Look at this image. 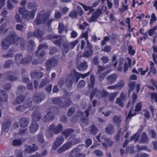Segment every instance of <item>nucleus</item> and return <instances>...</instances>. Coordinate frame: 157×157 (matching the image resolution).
Masks as SVG:
<instances>
[{
  "label": "nucleus",
  "mask_w": 157,
  "mask_h": 157,
  "mask_svg": "<svg viewBox=\"0 0 157 157\" xmlns=\"http://www.w3.org/2000/svg\"><path fill=\"white\" fill-rule=\"evenodd\" d=\"M31 117L33 121L36 122L39 121L41 118V113L37 110H35L33 113Z\"/></svg>",
  "instance_id": "6ab92c4d"
},
{
  "label": "nucleus",
  "mask_w": 157,
  "mask_h": 157,
  "mask_svg": "<svg viewBox=\"0 0 157 157\" xmlns=\"http://www.w3.org/2000/svg\"><path fill=\"white\" fill-rule=\"evenodd\" d=\"M41 49L38 50V48L36 52V55L39 58H41L44 57L45 55V51L44 50L41 51Z\"/></svg>",
  "instance_id": "09e8293b"
},
{
  "label": "nucleus",
  "mask_w": 157,
  "mask_h": 157,
  "mask_svg": "<svg viewBox=\"0 0 157 157\" xmlns=\"http://www.w3.org/2000/svg\"><path fill=\"white\" fill-rule=\"evenodd\" d=\"M136 86V83L135 82H133L130 83L128 84L129 89L128 90L129 94L130 92L132 91L135 88Z\"/></svg>",
  "instance_id": "864d4df0"
},
{
  "label": "nucleus",
  "mask_w": 157,
  "mask_h": 157,
  "mask_svg": "<svg viewBox=\"0 0 157 157\" xmlns=\"http://www.w3.org/2000/svg\"><path fill=\"white\" fill-rule=\"evenodd\" d=\"M57 60L54 58H52L47 60L45 63L46 69L48 70L52 68L55 67L58 64Z\"/></svg>",
  "instance_id": "9d476101"
},
{
  "label": "nucleus",
  "mask_w": 157,
  "mask_h": 157,
  "mask_svg": "<svg viewBox=\"0 0 157 157\" xmlns=\"http://www.w3.org/2000/svg\"><path fill=\"white\" fill-rule=\"evenodd\" d=\"M28 51L29 52H32L35 47V43L32 40H29L28 42Z\"/></svg>",
  "instance_id": "2f4dec72"
},
{
  "label": "nucleus",
  "mask_w": 157,
  "mask_h": 157,
  "mask_svg": "<svg viewBox=\"0 0 157 157\" xmlns=\"http://www.w3.org/2000/svg\"><path fill=\"white\" fill-rule=\"evenodd\" d=\"M23 57L22 54L21 53L17 54L15 56V59L17 64L22 63V61L23 60Z\"/></svg>",
  "instance_id": "f704fd0d"
},
{
  "label": "nucleus",
  "mask_w": 157,
  "mask_h": 157,
  "mask_svg": "<svg viewBox=\"0 0 157 157\" xmlns=\"http://www.w3.org/2000/svg\"><path fill=\"white\" fill-rule=\"evenodd\" d=\"M37 139L42 147H44L48 145V142L45 141L44 136L42 133H40L37 135Z\"/></svg>",
  "instance_id": "aec40b11"
},
{
  "label": "nucleus",
  "mask_w": 157,
  "mask_h": 157,
  "mask_svg": "<svg viewBox=\"0 0 157 157\" xmlns=\"http://www.w3.org/2000/svg\"><path fill=\"white\" fill-rule=\"evenodd\" d=\"M17 35L13 32H11L10 33L7 37L6 38L11 45L15 44L17 37Z\"/></svg>",
  "instance_id": "f3484780"
},
{
  "label": "nucleus",
  "mask_w": 157,
  "mask_h": 157,
  "mask_svg": "<svg viewBox=\"0 0 157 157\" xmlns=\"http://www.w3.org/2000/svg\"><path fill=\"white\" fill-rule=\"evenodd\" d=\"M118 93L117 92L109 94L108 93V94L107 96H108L109 98V101H113L115 98L117 96Z\"/></svg>",
  "instance_id": "de8ad7c7"
},
{
  "label": "nucleus",
  "mask_w": 157,
  "mask_h": 157,
  "mask_svg": "<svg viewBox=\"0 0 157 157\" xmlns=\"http://www.w3.org/2000/svg\"><path fill=\"white\" fill-rule=\"evenodd\" d=\"M60 37L59 35H53L52 34H49L47 36V38L50 40L58 39Z\"/></svg>",
  "instance_id": "052dcab7"
},
{
  "label": "nucleus",
  "mask_w": 157,
  "mask_h": 157,
  "mask_svg": "<svg viewBox=\"0 0 157 157\" xmlns=\"http://www.w3.org/2000/svg\"><path fill=\"white\" fill-rule=\"evenodd\" d=\"M46 98V95L42 92H36L33 95V100L36 103H39L44 100Z\"/></svg>",
  "instance_id": "1a4fd4ad"
},
{
  "label": "nucleus",
  "mask_w": 157,
  "mask_h": 157,
  "mask_svg": "<svg viewBox=\"0 0 157 157\" xmlns=\"http://www.w3.org/2000/svg\"><path fill=\"white\" fill-rule=\"evenodd\" d=\"M32 147L27 145H25V149L24 150V153L26 154H30L34 152L38 149V146L33 144Z\"/></svg>",
  "instance_id": "9b49d317"
},
{
  "label": "nucleus",
  "mask_w": 157,
  "mask_h": 157,
  "mask_svg": "<svg viewBox=\"0 0 157 157\" xmlns=\"http://www.w3.org/2000/svg\"><path fill=\"white\" fill-rule=\"evenodd\" d=\"M134 148V145L132 144L126 148V151L127 153L129 152L131 154H133L135 152Z\"/></svg>",
  "instance_id": "3c124183"
},
{
  "label": "nucleus",
  "mask_w": 157,
  "mask_h": 157,
  "mask_svg": "<svg viewBox=\"0 0 157 157\" xmlns=\"http://www.w3.org/2000/svg\"><path fill=\"white\" fill-rule=\"evenodd\" d=\"M11 45V44L5 38L2 41L1 46L3 50H6Z\"/></svg>",
  "instance_id": "c85d7f7f"
},
{
  "label": "nucleus",
  "mask_w": 157,
  "mask_h": 157,
  "mask_svg": "<svg viewBox=\"0 0 157 157\" xmlns=\"http://www.w3.org/2000/svg\"><path fill=\"white\" fill-rule=\"evenodd\" d=\"M62 98V97H54L52 98V101L53 104L57 105L59 107Z\"/></svg>",
  "instance_id": "58836bf2"
},
{
  "label": "nucleus",
  "mask_w": 157,
  "mask_h": 157,
  "mask_svg": "<svg viewBox=\"0 0 157 157\" xmlns=\"http://www.w3.org/2000/svg\"><path fill=\"white\" fill-rule=\"evenodd\" d=\"M8 97L7 94L5 91L3 90H0V102H7Z\"/></svg>",
  "instance_id": "4be33fe9"
},
{
  "label": "nucleus",
  "mask_w": 157,
  "mask_h": 157,
  "mask_svg": "<svg viewBox=\"0 0 157 157\" xmlns=\"http://www.w3.org/2000/svg\"><path fill=\"white\" fill-rule=\"evenodd\" d=\"M77 66L78 70L80 71L86 70L88 67L87 63L86 61L81 63L77 65Z\"/></svg>",
  "instance_id": "7c9ffc66"
},
{
  "label": "nucleus",
  "mask_w": 157,
  "mask_h": 157,
  "mask_svg": "<svg viewBox=\"0 0 157 157\" xmlns=\"http://www.w3.org/2000/svg\"><path fill=\"white\" fill-rule=\"evenodd\" d=\"M22 140L20 139H15L13 141L12 144L14 146H18L22 144Z\"/></svg>",
  "instance_id": "bf43d9fd"
},
{
  "label": "nucleus",
  "mask_w": 157,
  "mask_h": 157,
  "mask_svg": "<svg viewBox=\"0 0 157 157\" xmlns=\"http://www.w3.org/2000/svg\"><path fill=\"white\" fill-rule=\"evenodd\" d=\"M49 16L50 15L48 13L41 11L38 14L35 20V22L37 25L43 24L47 25L49 27L52 22L55 20L53 19H49Z\"/></svg>",
  "instance_id": "f257e3e1"
},
{
  "label": "nucleus",
  "mask_w": 157,
  "mask_h": 157,
  "mask_svg": "<svg viewBox=\"0 0 157 157\" xmlns=\"http://www.w3.org/2000/svg\"><path fill=\"white\" fill-rule=\"evenodd\" d=\"M32 56L29 55H28L25 58L23 59L22 61V64L29 63L32 61Z\"/></svg>",
  "instance_id": "79ce46f5"
},
{
  "label": "nucleus",
  "mask_w": 157,
  "mask_h": 157,
  "mask_svg": "<svg viewBox=\"0 0 157 157\" xmlns=\"http://www.w3.org/2000/svg\"><path fill=\"white\" fill-rule=\"evenodd\" d=\"M90 83L88 85V86L90 88H93L94 86L95 78L94 75H91L90 78Z\"/></svg>",
  "instance_id": "37998d69"
},
{
  "label": "nucleus",
  "mask_w": 157,
  "mask_h": 157,
  "mask_svg": "<svg viewBox=\"0 0 157 157\" xmlns=\"http://www.w3.org/2000/svg\"><path fill=\"white\" fill-rule=\"evenodd\" d=\"M157 29V26H156L153 28L150 29L148 31V34L149 36H152L153 35L155 31Z\"/></svg>",
  "instance_id": "774afa93"
},
{
  "label": "nucleus",
  "mask_w": 157,
  "mask_h": 157,
  "mask_svg": "<svg viewBox=\"0 0 157 157\" xmlns=\"http://www.w3.org/2000/svg\"><path fill=\"white\" fill-rule=\"evenodd\" d=\"M43 33L40 29H38L34 32L31 31H29L27 34V37L28 39L34 37H37L38 39H41L43 37ZM42 41V40H40V42Z\"/></svg>",
  "instance_id": "0eeeda50"
},
{
  "label": "nucleus",
  "mask_w": 157,
  "mask_h": 157,
  "mask_svg": "<svg viewBox=\"0 0 157 157\" xmlns=\"http://www.w3.org/2000/svg\"><path fill=\"white\" fill-rule=\"evenodd\" d=\"M32 104V100L30 98H27L23 104L24 107L25 109L30 107Z\"/></svg>",
  "instance_id": "c9c22d12"
},
{
  "label": "nucleus",
  "mask_w": 157,
  "mask_h": 157,
  "mask_svg": "<svg viewBox=\"0 0 157 157\" xmlns=\"http://www.w3.org/2000/svg\"><path fill=\"white\" fill-rule=\"evenodd\" d=\"M149 140L146 133L145 132H144L142 134L140 141L142 143H147L148 142Z\"/></svg>",
  "instance_id": "473e14b6"
},
{
  "label": "nucleus",
  "mask_w": 157,
  "mask_h": 157,
  "mask_svg": "<svg viewBox=\"0 0 157 157\" xmlns=\"http://www.w3.org/2000/svg\"><path fill=\"white\" fill-rule=\"evenodd\" d=\"M78 42V40H76L74 41L70 42L65 41L62 43L63 51L66 53H67L70 49H73Z\"/></svg>",
  "instance_id": "7ed1b4c3"
},
{
  "label": "nucleus",
  "mask_w": 157,
  "mask_h": 157,
  "mask_svg": "<svg viewBox=\"0 0 157 157\" xmlns=\"http://www.w3.org/2000/svg\"><path fill=\"white\" fill-rule=\"evenodd\" d=\"M80 77V73L77 72H74L73 76L72 75H67L66 82L67 86L68 87H71L72 86L74 83L75 77L76 78L75 81L76 82H77Z\"/></svg>",
  "instance_id": "39448f33"
},
{
  "label": "nucleus",
  "mask_w": 157,
  "mask_h": 157,
  "mask_svg": "<svg viewBox=\"0 0 157 157\" xmlns=\"http://www.w3.org/2000/svg\"><path fill=\"white\" fill-rule=\"evenodd\" d=\"M63 127L61 124H58L55 127L54 124H52L50 126V130H53L55 134H57L60 133L63 130Z\"/></svg>",
  "instance_id": "2eb2a0df"
},
{
  "label": "nucleus",
  "mask_w": 157,
  "mask_h": 157,
  "mask_svg": "<svg viewBox=\"0 0 157 157\" xmlns=\"http://www.w3.org/2000/svg\"><path fill=\"white\" fill-rule=\"evenodd\" d=\"M49 82V79L48 78H44L42 81L39 85V88H41L47 85Z\"/></svg>",
  "instance_id": "c03bdc74"
},
{
  "label": "nucleus",
  "mask_w": 157,
  "mask_h": 157,
  "mask_svg": "<svg viewBox=\"0 0 157 157\" xmlns=\"http://www.w3.org/2000/svg\"><path fill=\"white\" fill-rule=\"evenodd\" d=\"M115 131L114 127L111 124H109L105 128V132L108 134H113Z\"/></svg>",
  "instance_id": "b1692460"
},
{
  "label": "nucleus",
  "mask_w": 157,
  "mask_h": 157,
  "mask_svg": "<svg viewBox=\"0 0 157 157\" xmlns=\"http://www.w3.org/2000/svg\"><path fill=\"white\" fill-rule=\"evenodd\" d=\"M113 121L114 124H117L118 127H120L121 122V118L120 116H114L113 118Z\"/></svg>",
  "instance_id": "4c0bfd02"
},
{
  "label": "nucleus",
  "mask_w": 157,
  "mask_h": 157,
  "mask_svg": "<svg viewBox=\"0 0 157 157\" xmlns=\"http://www.w3.org/2000/svg\"><path fill=\"white\" fill-rule=\"evenodd\" d=\"M134 109V107L133 105H132V106L130 108L128 115L126 120V121L127 122L128 121L129 122L131 118L136 115V114L132 113V112L133 111Z\"/></svg>",
  "instance_id": "a19ab883"
},
{
  "label": "nucleus",
  "mask_w": 157,
  "mask_h": 157,
  "mask_svg": "<svg viewBox=\"0 0 157 157\" xmlns=\"http://www.w3.org/2000/svg\"><path fill=\"white\" fill-rule=\"evenodd\" d=\"M54 132L53 130H50V126L48 132L46 133V136L48 139L52 137L53 136Z\"/></svg>",
  "instance_id": "5fc2aeb1"
},
{
  "label": "nucleus",
  "mask_w": 157,
  "mask_h": 157,
  "mask_svg": "<svg viewBox=\"0 0 157 157\" xmlns=\"http://www.w3.org/2000/svg\"><path fill=\"white\" fill-rule=\"evenodd\" d=\"M16 110L19 112H22L25 111V108L24 107V105H19L16 108Z\"/></svg>",
  "instance_id": "69168bd1"
},
{
  "label": "nucleus",
  "mask_w": 157,
  "mask_h": 157,
  "mask_svg": "<svg viewBox=\"0 0 157 157\" xmlns=\"http://www.w3.org/2000/svg\"><path fill=\"white\" fill-rule=\"evenodd\" d=\"M11 122L9 120H8L5 123L2 124V132H7L8 131L9 128L11 124Z\"/></svg>",
  "instance_id": "c756f323"
},
{
  "label": "nucleus",
  "mask_w": 157,
  "mask_h": 157,
  "mask_svg": "<svg viewBox=\"0 0 157 157\" xmlns=\"http://www.w3.org/2000/svg\"><path fill=\"white\" fill-rule=\"evenodd\" d=\"M101 13V10L99 9H98L93 13L91 17L88 20V21L89 22L97 21V18L100 16V14Z\"/></svg>",
  "instance_id": "f8f14e48"
},
{
  "label": "nucleus",
  "mask_w": 157,
  "mask_h": 157,
  "mask_svg": "<svg viewBox=\"0 0 157 157\" xmlns=\"http://www.w3.org/2000/svg\"><path fill=\"white\" fill-rule=\"evenodd\" d=\"M20 122L21 127H26L29 122V119L27 118L22 117L20 120Z\"/></svg>",
  "instance_id": "393cba45"
},
{
  "label": "nucleus",
  "mask_w": 157,
  "mask_h": 157,
  "mask_svg": "<svg viewBox=\"0 0 157 157\" xmlns=\"http://www.w3.org/2000/svg\"><path fill=\"white\" fill-rule=\"evenodd\" d=\"M93 49H85V51L83 54V56L86 58L91 57L93 55Z\"/></svg>",
  "instance_id": "72a5a7b5"
},
{
  "label": "nucleus",
  "mask_w": 157,
  "mask_h": 157,
  "mask_svg": "<svg viewBox=\"0 0 157 157\" xmlns=\"http://www.w3.org/2000/svg\"><path fill=\"white\" fill-rule=\"evenodd\" d=\"M64 140V138L61 136L57 137L52 145V149L53 150L56 149L63 143Z\"/></svg>",
  "instance_id": "ddd939ff"
},
{
  "label": "nucleus",
  "mask_w": 157,
  "mask_h": 157,
  "mask_svg": "<svg viewBox=\"0 0 157 157\" xmlns=\"http://www.w3.org/2000/svg\"><path fill=\"white\" fill-rule=\"evenodd\" d=\"M118 76L116 74H112L109 75L106 78V83L109 85L114 83L117 79Z\"/></svg>",
  "instance_id": "a211bd4d"
},
{
  "label": "nucleus",
  "mask_w": 157,
  "mask_h": 157,
  "mask_svg": "<svg viewBox=\"0 0 157 157\" xmlns=\"http://www.w3.org/2000/svg\"><path fill=\"white\" fill-rule=\"evenodd\" d=\"M117 89H121L125 85V82L124 80L121 79L116 84Z\"/></svg>",
  "instance_id": "a18cd8bd"
},
{
  "label": "nucleus",
  "mask_w": 157,
  "mask_h": 157,
  "mask_svg": "<svg viewBox=\"0 0 157 157\" xmlns=\"http://www.w3.org/2000/svg\"><path fill=\"white\" fill-rule=\"evenodd\" d=\"M71 103L72 102L70 98H67L65 101L63 102L61 101L59 105V107L67 108L70 105Z\"/></svg>",
  "instance_id": "5701e85b"
},
{
  "label": "nucleus",
  "mask_w": 157,
  "mask_h": 157,
  "mask_svg": "<svg viewBox=\"0 0 157 157\" xmlns=\"http://www.w3.org/2000/svg\"><path fill=\"white\" fill-rule=\"evenodd\" d=\"M64 29V25L63 23L61 22H59V26L58 27L59 33L60 34L62 33Z\"/></svg>",
  "instance_id": "0e129e2a"
},
{
  "label": "nucleus",
  "mask_w": 157,
  "mask_h": 157,
  "mask_svg": "<svg viewBox=\"0 0 157 157\" xmlns=\"http://www.w3.org/2000/svg\"><path fill=\"white\" fill-rule=\"evenodd\" d=\"M91 129L90 130V134L95 135L98 131V129L94 125H92L91 126Z\"/></svg>",
  "instance_id": "603ef678"
},
{
  "label": "nucleus",
  "mask_w": 157,
  "mask_h": 157,
  "mask_svg": "<svg viewBox=\"0 0 157 157\" xmlns=\"http://www.w3.org/2000/svg\"><path fill=\"white\" fill-rule=\"evenodd\" d=\"M15 44L17 47L22 49H23L25 47V40L21 37L17 36Z\"/></svg>",
  "instance_id": "dca6fc26"
},
{
  "label": "nucleus",
  "mask_w": 157,
  "mask_h": 157,
  "mask_svg": "<svg viewBox=\"0 0 157 157\" xmlns=\"http://www.w3.org/2000/svg\"><path fill=\"white\" fill-rule=\"evenodd\" d=\"M25 90V87L23 86H20L18 87V88L16 92L17 94H19L21 93L24 92Z\"/></svg>",
  "instance_id": "6e6d98bb"
},
{
  "label": "nucleus",
  "mask_w": 157,
  "mask_h": 157,
  "mask_svg": "<svg viewBox=\"0 0 157 157\" xmlns=\"http://www.w3.org/2000/svg\"><path fill=\"white\" fill-rule=\"evenodd\" d=\"M78 14V12L75 10H73L69 12V16L72 19L76 18Z\"/></svg>",
  "instance_id": "49530a36"
},
{
  "label": "nucleus",
  "mask_w": 157,
  "mask_h": 157,
  "mask_svg": "<svg viewBox=\"0 0 157 157\" xmlns=\"http://www.w3.org/2000/svg\"><path fill=\"white\" fill-rule=\"evenodd\" d=\"M75 111L76 108L75 107L70 108L68 110L67 114V116L69 117H71L75 113Z\"/></svg>",
  "instance_id": "8fccbe9b"
},
{
  "label": "nucleus",
  "mask_w": 157,
  "mask_h": 157,
  "mask_svg": "<svg viewBox=\"0 0 157 157\" xmlns=\"http://www.w3.org/2000/svg\"><path fill=\"white\" fill-rule=\"evenodd\" d=\"M69 140L68 141L64 144L58 150L57 152L58 154H61L68 150L72 146L73 144L77 143V140L74 135L71 136Z\"/></svg>",
  "instance_id": "f03ea898"
},
{
  "label": "nucleus",
  "mask_w": 157,
  "mask_h": 157,
  "mask_svg": "<svg viewBox=\"0 0 157 157\" xmlns=\"http://www.w3.org/2000/svg\"><path fill=\"white\" fill-rule=\"evenodd\" d=\"M139 137V134L138 133H137L131 137L130 139V141H133L134 139H135V141H137L138 140Z\"/></svg>",
  "instance_id": "680f3d73"
},
{
  "label": "nucleus",
  "mask_w": 157,
  "mask_h": 157,
  "mask_svg": "<svg viewBox=\"0 0 157 157\" xmlns=\"http://www.w3.org/2000/svg\"><path fill=\"white\" fill-rule=\"evenodd\" d=\"M58 110L57 107H51L47 113V115L44 116V119L46 121L53 120L55 118V114L57 113Z\"/></svg>",
  "instance_id": "423d86ee"
},
{
  "label": "nucleus",
  "mask_w": 157,
  "mask_h": 157,
  "mask_svg": "<svg viewBox=\"0 0 157 157\" xmlns=\"http://www.w3.org/2000/svg\"><path fill=\"white\" fill-rule=\"evenodd\" d=\"M94 152L97 156L101 157L103 156V152L100 150H95L94 151Z\"/></svg>",
  "instance_id": "e2e57ef3"
},
{
  "label": "nucleus",
  "mask_w": 157,
  "mask_h": 157,
  "mask_svg": "<svg viewBox=\"0 0 157 157\" xmlns=\"http://www.w3.org/2000/svg\"><path fill=\"white\" fill-rule=\"evenodd\" d=\"M27 8L29 9H33L36 10L38 7V6L36 3L35 2H29L27 3Z\"/></svg>",
  "instance_id": "ea45409f"
},
{
  "label": "nucleus",
  "mask_w": 157,
  "mask_h": 157,
  "mask_svg": "<svg viewBox=\"0 0 157 157\" xmlns=\"http://www.w3.org/2000/svg\"><path fill=\"white\" fill-rule=\"evenodd\" d=\"M63 39L62 38H59L58 40H55L53 41L54 44L56 46L59 47H61V42L63 41Z\"/></svg>",
  "instance_id": "338daca9"
},
{
  "label": "nucleus",
  "mask_w": 157,
  "mask_h": 157,
  "mask_svg": "<svg viewBox=\"0 0 157 157\" xmlns=\"http://www.w3.org/2000/svg\"><path fill=\"white\" fill-rule=\"evenodd\" d=\"M36 11V10H33L31 11H29L27 10H25L23 13L22 17L24 19L27 21L31 19H33Z\"/></svg>",
  "instance_id": "6e6552de"
},
{
  "label": "nucleus",
  "mask_w": 157,
  "mask_h": 157,
  "mask_svg": "<svg viewBox=\"0 0 157 157\" xmlns=\"http://www.w3.org/2000/svg\"><path fill=\"white\" fill-rule=\"evenodd\" d=\"M108 74L107 72H105L100 74L98 76V79L100 81H102L104 79L105 76Z\"/></svg>",
  "instance_id": "13d9d810"
},
{
  "label": "nucleus",
  "mask_w": 157,
  "mask_h": 157,
  "mask_svg": "<svg viewBox=\"0 0 157 157\" xmlns=\"http://www.w3.org/2000/svg\"><path fill=\"white\" fill-rule=\"evenodd\" d=\"M74 130L70 128H68L63 131L62 132L63 135L66 138L68 137L73 132Z\"/></svg>",
  "instance_id": "e433bc0d"
},
{
  "label": "nucleus",
  "mask_w": 157,
  "mask_h": 157,
  "mask_svg": "<svg viewBox=\"0 0 157 157\" xmlns=\"http://www.w3.org/2000/svg\"><path fill=\"white\" fill-rule=\"evenodd\" d=\"M126 99V94L123 93H121L120 97L116 99L117 103L121 107L124 106V102Z\"/></svg>",
  "instance_id": "412c9836"
},
{
  "label": "nucleus",
  "mask_w": 157,
  "mask_h": 157,
  "mask_svg": "<svg viewBox=\"0 0 157 157\" xmlns=\"http://www.w3.org/2000/svg\"><path fill=\"white\" fill-rule=\"evenodd\" d=\"M108 94V92L105 90H103L101 91L98 89L95 88L90 93V99L92 100L95 95L98 98H100L102 97H106Z\"/></svg>",
  "instance_id": "20e7f679"
},
{
  "label": "nucleus",
  "mask_w": 157,
  "mask_h": 157,
  "mask_svg": "<svg viewBox=\"0 0 157 157\" xmlns=\"http://www.w3.org/2000/svg\"><path fill=\"white\" fill-rule=\"evenodd\" d=\"M81 150V149L78 147L72 150L70 153L74 157H85V155L84 154L79 153Z\"/></svg>",
  "instance_id": "4468645a"
},
{
  "label": "nucleus",
  "mask_w": 157,
  "mask_h": 157,
  "mask_svg": "<svg viewBox=\"0 0 157 157\" xmlns=\"http://www.w3.org/2000/svg\"><path fill=\"white\" fill-rule=\"evenodd\" d=\"M13 64V62L12 60H9L6 61L3 65V67L5 68H8L10 67L11 65Z\"/></svg>",
  "instance_id": "4d7b16f0"
},
{
  "label": "nucleus",
  "mask_w": 157,
  "mask_h": 157,
  "mask_svg": "<svg viewBox=\"0 0 157 157\" xmlns=\"http://www.w3.org/2000/svg\"><path fill=\"white\" fill-rule=\"evenodd\" d=\"M30 75L32 78L36 77L38 78H40L43 76V74L41 72H37L36 70H34L31 72Z\"/></svg>",
  "instance_id": "cd10ccee"
},
{
  "label": "nucleus",
  "mask_w": 157,
  "mask_h": 157,
  "mask_svg": "<svg viewBox=\"0 0 157 157\" xmlns=\"http://www.w3.org/2000/svg\"><path fill=\"white\" fill-rule=\"evenodd\" d=\"M26 98V96L21 95L16 98V100L13 101V104L14 105H17L21 103L24 101Z\"/></svg>",
  "instance_id": "a878e982"
},
{
  "label": "nucleus",
  "mask_w": 157,
  "mask_h": 157,
  "mask_svg": "<svg viewBox=\"0 0 157 157\" xmlns=\"http://www.w3.org/2000/svg\"><path fill=\"white\" fill-rule=\"evenodd\" d=\"M39 126L36 122H33L30 126V130L32 133H34L38 129Z\"/></svg>",
  "instance_id": "bb28decb"
}]
</instances>
